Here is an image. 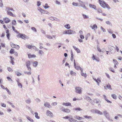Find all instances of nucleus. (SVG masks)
<instances>
[{
  "mask_svg": "<svg viewBox=\"0 0 122 122\" xmlns=\"http://www.w3.org/2000/svg\"><path fill=\"white\" fill-rule=\"evenodd\" d=\"M46 36L49 39H52V37H51V36L48 35H47Z\"/></svg>",
  "mask_w": 122,
  "mask_h": 122,
  "instance_id": "obj_53",
  "label": "nucleus"
},
{
  "mask_svg": "<svg viewBox=\"0 0 122 122\" xmlns=\"http://www.w3.org/2000/svg\"><path fill=\"white\" fill-rule=\"evenodd\" d=\"M15 52L14 49L11 48L10 51V54H14Z\"/></svg>",
  "mask_w": 122,
  "mask_h": 122,
  "instance_id": "obj_24",
  "label": "nucleus"
},
{
  "mask_svg": "<svg viewBox=\"0 0 122 122\" xmlns=\"http://www.w3.org/2000/svg\"><path fill=\"white\" fill-rule=\"evenodd\" d=\"M16 75L18 76H20L21 75V74L20 73L17 72L16 73Z\"/></svg>",
  "mask_w": 122,
  "mask_h": 122,
  "instance_id": "obj_63",
  "label": "nucleus"
},
{
  "mask_svg": "<svg viewBox=\"0 0 122 122\" xmlns=\"http://www.w3.org/2000/svg\"><path fill=\"white\" fill-rule=\"evenodd\" d=\"M7 78L9 81H12V80L11 79V78L9 77H7Z\"/></svg>",
  "mask_w": 122,
  "mask_h": 122,
  "instance_id": "obj_57",
  "label": "nucleus"
},
{
  "mask_svg": "<svg viewBox=\"0 0 122 122\" xmlns=\"http://www.w3.org/2000/svg\"><path fill=\"white\" fill-rule=\"evenodd\" d=\"M92 58L93 60H96V58H95V56H94L93 55V56L92 57Z\"/></svg>",
  "mask_w": 122,
  "mask_h": 122,
  "instance_id": "obj_61",
  "label": "nucleus"
},
{
  "mask_svg": "<svg viewBox=\"0 0 122 122\" xmlns=\"http://www.w3.org/2000/svg\"><path fill=\"white\" fill-rule=\"evenodd\" d=\"M103 114L108 119L110 120V117L108 112L106 111H104L103 112Z\"/></svg>",
  "mask_w": 122,
  "mask_h": 122,
  "instance_id": "obj_5",
  "label": "nucleus"
},
{
  "mask_svg": "<svg viewBox=\"0 0 122 122\" xmlns=\"http://www.w3.org/2000/svg\"><path fill=\"white\" fill-rule=\"evenodd\" d=\"M7 69L8 71L10 72H12L13 71L12 69L10 67H8Z\"/></svg>",
  "mask_w": 122,
  "mask_h": 122,
  "instance_id": "obj_40",
  "label": "nucleus"
},
{
  "mask_svg": "<svg viewBox=\"0 0 122 122\" xmlns=\"http://www.w3.org/2000/svg\"><path fill=\"white\" fill-rule=\"evenodd\" d=\"M80 38L82 39H83L84 38V36L83 35H81L80 36Z\"/></svg>",
  "mask_w": 122,
  "mask_h": 122,
  "instance_id": "obj_62",
  "label": "nucleus"
},
{
  "mask_svg": "<svg viewBox=\"0 0 122 122\" xmlns=\"http://www.w3.org/2000/svg\"><path fill=\"white\" fill-rule=\"evenodd\" d=\"M89 6L90 7L92 8H93L95 9H96V7L95 5H92L91 4H89Z\"/></svg>",
  "mask_w": 122,
  "mask_h": 122,
  "instance_id": "obj_26",
  "label": "nucleus"
},
{
  "mask_svg": "<svg viewBox=\"0 0 122 122\" xmlns=\"http://www.w3.org/2000/svg\"><path fill=\"white\" fill-rule=\"evenodd\" d=\"M70 118V117H68V116H66L65 117H63V118L64 119H68Z\"/></svg>",
  "mask_w": 122,
  "mask_h": 122,
  "instance_id": "obj_58",
  "label": "nucleus"
},
{
  "mask_svg": "<svg viewBox=\"0 0 122 122\" xmlns=\"http://www.w3.org/2000/svg\"><path fill=\"white\" fill-rule=\"evenodd\" d=\"M109 69V70H110V71H112V72H114V73L115 72V71L111 67V68H110Z\"/></svg>",
  "mask_w": 122,
  "mask_h": 122,
  "instance_id": "obj_52",
  "label": "nucleus"
},
{
  "mask_svg": "<svg viewBox=\"0 0 122 122\" xmlns=\"http://www.w3.org/2000/svg\"><path fill=\"white\" fill-rule=\"evenodd\" d=\"M90 34L89 33H88L86 36V40H87V38L90 36Z\"/></svg>",
  "mask_w": 122,
  "mask_h": 122,
  "instance_id": "obj_44",
  "label": "nucleus"
},
{
  "mask_svg": "<svg viewBox=\"0 0 122 122\" xmlns=\"http://www.w3.org/2000/svg\"><path fill=\"white\" fill-rule=\"evenodd\" d=\"M91 27L92 29H94V30L97 29V26L96 24L94 25L93 26H91Z\"/></svg>",
  "mask_w": 122,
  "mask_h": 122,
  "instance_id": "obj_21",
  "label": "nucleus"
},
{
  "mask_svg": "<svg viewBox=\"0 0 122 122\" xmlns=\"http://www.w3.org/2000/svg\"><path fill=\"white\" fill-rule=\"evenodd\" d=\"M5 89H6V91L8 92V94L9 95H10L11 94V93L9 91V90L7 88H5Z\"/></svg>",
  "mask_w": 122,
  "mask_h": 122,
  "instance_id": "obj_47",
  "label": "nucleus"
},
{
  "mask_svg": "<svg viewBox=\"0 0 122 122\" xmlns=\"http://www.w3.org/2000/svg\"><path fill=\"white\" fill-rule=\"evenodd\" d=\"M81 6L83 8L86 9H87L86 8V6H85V5L84 4H82L81 5Z\"/></svg>",
  "mask_w": 122,
  "mask_h": 122,
  "instance_id": "obj_49",
  "label": "nucleus"
},
{
  "mask_svg": "<svg viewBox=\"0 0 122 122\" xmlns=\"http://www.w3.org/2000/svg\"><path fill=\"white\" fill-rule=\"evenodd\" d=\"M10 57L11 59V63L12 65H14L15 64V62L14 61V58L11 56H10Z\"/></svg>",
  "mask_w": 122,
  "mask_h": 122,
  "instance_id": "obj_19",
  "label": "nucleus"
},
{
  "mask_svg": "<svg viewBox=\"0 0 122 122\" xmlns=\"http://www.w3.org/2000/svg\"><path fill=\"white\" fill-rule=\"evenodd\" d=\"M10 45L11 46L12 48H15V47L16 45L14 44L12 42H10Z\"/></svg>",
  "mask_w": 122,
  "mask_h": 122,
  "instance_id": "obj_29",
  "label": "nucleus"
},
{
  "mask_svg": "<svg viewBox=\"0 0 122 122\" xmlns=\"http://www.w3.org/2000/svg\"><path fill=\"white\" fill-rule=\"evenodd\" d=\"M1 106L2 107H6V105L4 103H1Z\"/></svg>",
  "mask_w": 122,
  "mask_h": 122,
  "instance_id": "obj_56",
  "label": "nucleus"
},
{
  "mask_svg": "<svg viewBox=\"0 0 122 122\" xmlns=\"http://www.w3.org/2000/svg\"><path fill=\"white\" fill-rule=\"evenodd\" d=\"M6 9L7 10V11H10V10L13 11H14V10H13V9L12 8H10L9 7H7L6 8Z\"/></svg>",
  "mask_w": 122,
  "mask_h": 122,
  "instance_id": "obj_36",
  "label": "nucleus"
},
{
  "mask_svg": "<svg viewBox=\"0 0 122 122\" xmlns=\"http://www.w3.org/2000/svg\"><path fill=\"white\" fill-rule=\"evenodd\" d=\"M81 75L82 76L86 77V73H84L82 72L81 73Z\"/></svg>",
  "mask_w": 122,
  "mask_h": 122,
  "instance_id": "obj_46",
  "label": "nucleus"
},
{
  "mask_svg": "<svg viewBox=\"0 0 122 122\" xmlns=\"http://www.w3.org/2000/svg\"><path fill=\"white\" fill-rule=\"evenodd\" d=\"M82 16H83V17L84 19H87L89 18L88 16H86V15H84V14H83L82 15Z\"/></svg>",
  "mask_w": 122,
  "mask_h": 122,
  "instance_id": "obj_38",
  "label": "nucleus"
},
{
  "mask_svg": "<svg viewBox=\"0 0 122 122\" xmlns=\"http://www.w3.org/2000/svg\"><path fill=\"white\" fill-rule=\"evenodd\" d=\"M60 109L61 111L64 112L65 109L63 107H61Z\"/></svg>",
  "mask_w": 122,
  "mask_h": 122,
  "instance_id": "obj_45",
  "label": "nucleus"
},
{
  "mask_svg": "<svg viewBox=\"0 0 122 122\" xmlns=\"http://www.w3.org/2000/svg\"><path fill=\"white\" fill-rule=\"evenodd\" d=\"M35 117L37 119H39L40 118V117H39L38 116V113L37 112H35Z\"/></svg>",
  "mask_w": 122,
  "mask_h": 122,
  "instance_id": "obj_28",
  "label": "nucleus"
},
{
  "mask_svg": "<svg viewBox=\"0 0 122 122\" xmlns=\"http://www.w3.org/2000/svg\"><path fill=\"white\" fill-rule=\"evenodd\" d=\"M31 70L30 71H30L29 72H25V73L26 74H28L30 75L31 74Z\"/></svg>",
  "mask_w": 122,
  "mask_h": 122,
  "instance_id": "obj_43",
  "label": "nucleus"
},
{
  "mask_svg": "<svg viewBox=\"0 0 122 122\" xmlns=\"http://www.w3.org/2000/svg\"><path fill=\"white\" fill-rule=\"evenodd\" d=\"M113 61L114 63L115 64V65L114 66V67L115 68H117L116 65L118 64V63L117 62V61L115 59H113Z\"/></svg>",
  "mask_w": 122,
  "mask_h": 122,
  "instance_id": "obj_13",
  "label": "nucleus"
},
{
  "mask_svg": "<svg viewBox=\"0 0 122 122\" xmlns=\"http://www.w3.org/2000/svg\"><path fill=\"white\" fill-rule=\"evenodd\" d=\"M14 54L15 56H18V54L17 52L15 51Z\"/></svg>",
  "mask_w": 122,
  "mask_h": 122,
  "instance_id": "obj_64",
  "label": "nucleus"
},
{
  "mask_svg": "<svg viewBox=\"0 0 122 122\" xmlns=\"http://www.w3.org/2000/svg\"><path fill=\"white\" fill-rule=\"evenodd\" d=\"M44 106L46 107H47L49 108H51V106L50 105V104L48 102H46L44 104Z\"/></svg>",
  "mask_w": 122,
  "mask_h": 122,
  "instance_id": "obj_16",
  "label": "nucleus"
},
{
  "mask_svg": "<svg viewBox=\"0 0 122 122\" xmlns=\"http://www.w3.org/2000/svg\"><path fill=\"white\" fill-rule=\"evenodd\" d=\"M38 64V62L37 61H35L33 64V65L34 66L36 67Z\"/></svg>",
  "mask_w": 122,
  "mask_h": 122,
  "instance_id": "obj_37",
  "label": "nucleus"
},
{
  "mask_svg": "<svg viewBox=\"0 0 122 122\" xmlns=\"http://www.w3.org/2000/svg\"><path fill=\"white\" fill-rule=\"evenodd\" d=\"M17 37L20 38L24 40H25L27 38V36L25 34L20 33H19L17 35Z\"/></svg>",
  "mask_w": 122,
  "mask_h": 122,
  "instance_id": "obj_3",
  "label": "nucleus"
},
{
  "mask_svg": "<svg viewBox=\"0 0 122 122\" xmlns=\"http://www.w3.org/2000/svg\"><path fill=\"white\" fill-rule=\"evenodd\" d=\"M12 24L14 25H16V21L15 20H13L12 21Z\"/></svg>",
  "mask_w": 122,
  "mask_h": 122,
  "instance_id": "obj_25",
  "label": "nucleus"
},
{
  "mask_svg": "<svg viewBox=\"0 0 122 122\" xmlns=\"http://www.w3.org/2000/svg\"><path fill=\"white\" fill-rule=\"evenodd\" d=\"M62 105H65L66 106H71V103L69 102H67L66 103H64L62 104Z\"/></svg>",
  "mask_w": 122,
  "mask_h": 122,
  "instance_id": "obj_18",
  "label": "nucleus"
},
{
  "mask_svg": "<svg viewBox=\"0 0 122 122\" xmlns=\"http://www.w3.org/2000/svg\"><path fill=\"white\" fill-rule=\"evenodd\" d=\"M33 46L31 45H26V47L29 49H30L32 48Z\"/></svg>",
  "mask_w": 122,
  "mask_h": 122,
  "instance_id": "obj_27",
  "label": "nucleus"
},
{
  "mask_svg": "<svg viewBox=\"0 0 122 122\" xmlns=\"http://www.w3.org/2000/svg\"><path fill=\"white\" fill-rule=\"evenodd\" d=\"M106 87L107 88V89H110V90H112V88L111 87V85L109 84L107 85L106 86V87L105 86H104V88L105 89H106Z\"/></svg>",
  "mask_w": 122,
  "mask_h": 122,
  "instance_id": "obj_15",
  "label": "nucleus"
},
{
  "mask_svg": "<svg viewBox=\"0 0 122 122\" xmlns=\"http://www.w3.org/2000/svg\"><path fill=\"white\" fill-rule=\"evenodd\" d=\"M46 114L48 116H49L50 117H52L53 115L52 113L48 110L47 111Z\"/></svg>",
  "mask_w": 122,
  "mask_h": 122,
  "instance_id": "obj_11",
  "label": "nucleus"
},
{
  "mask_svg": "<svg viewBox=\"0 0 122 122\" xmlns=\"http://www.w3.org/2000/svg\"><path fill=\"white\" fill-rule=\"evenodd\" d=\"M32 48H33V49L35 50V51H37L38 50V49L36 47L34 46H33Z\"/></svg>",
  "mask_w": 122,
  "mask_h": 122,
  "instance_id": "obj_48",
  "label": "nucleus"
},
{
  "mask_svg": "<svg viewBox=\"0 0 122 122\" xmlns=\"http://www.w3.org/2000/svg\"><path fill=\"white\" fill-rule=\"evenodd\" d=\"M18 85L21 88H22V84L20 83L18 81Z\"/></svg>",
  "mask_w": 122,
  "mask_h": 122,
  "instance_id": "obj_41",
  "label": "nucleus"
},
{
  "mask_svg": "<svg viewBox=\"0 0 122 122\" xmlns=\"http://www.w3.org/2000/svg\"><path fill=\"white\" fill-rule=\"evenodd\" d=\"M49 6L47 4H45V6H44V8L45 9L48 8L49 7Z\"/></svg>",
  "mask_w": 122,
  "mask_h": 122,
  "instance_id": "obj_51",
  "label": "nucleus"
},
{
  "mask_svg": "<svg viewBox=\"0 0 122 122\" xmlns=\"http://www.w3.org/2000/svg\"><path fill=\"white\" fill-rule=\"evenodd\" d=\"M6 36L8 39L9 40H10V33L9 32V30H7L6 31Z\"/></svg>",
  "mask_w": 122,
  "mask_h": 122,
  "instance_id": "obj_8",
  "label": "nucleus"
},
{
  "mask_svg": "<svg viewBox=\"0 0 122 122\" xmlns=\"http://www.w3.org/2000/svg\"><path fill=\"white\" fill-rule=\"evenodd\" d=\"M84 117L88 119H91L92 118V117L91 116H85Z\"/></svg>",
  "mask_w": 122,
  "mask_h": 122,
  "instance_id": "obj_35",
  "label": "nucleus"
},
{
  "mask_svg": "<svg viewBox=\"0 0 122 122\" xmlns=\"http://www.w3.org/2000/svg\"><path fill=\"white\" fill-rule=\"evenodd\" d=\"M75 118L77 119L78 120H81L82 119L81 117H79L78 116H76L74 117Z\"/></svg>",
  "mask_w": 122,
  "mask_h": 122,
  "instance_id": "obj_31",
  "label": "nucleus"
},
{
  "mask_svg": "<svg viewBox=\"0 0 122 122\" xmlns=\"http://www.w3.org/2000/svg\"><path fill=\"white\" fill-rule=\"evenodd\" d=\"M65 27L68 29H69L71 27L69 24H67L65 26Z\"/></svg>",
  "mask_w": 122,
  "mask_h": 122,
  "instance_id": "obj_32",
  "label": "nucleus"
},
{
  "mask_svg": "<svg viewBox=\"0 0 122 122\" xmlns=\"http://www.w3.org/2000/svg\"><path fill=\"white\" fill-rule=\"evenodd\" d=\"M70 74L72 76H75L76 75V73L73 72L72 71H71Z\"/></svg>",
  "mask_w": 122,
  "mask_h": 122,
  "instance_id": "obj_23",
  "label": "nucleus"
},
{
  "mask_svg": "<svg viewBox=\"0 0 122 122\" xmlns=\"http://www.w3.org/2000/svg\"><path fill=\"white\" fill-rule=\"evenodd\" d=\"M112 97L114 99H116L117 98V96L115 94H112Z\"/></svg>",
  "mask_w": 122,
  "mask_h": 122,
  "instance_id": "obj_33",
  "label": "nucleus"
},
{
  "mask_svg": "<svg viewBox=\"0 0 122 122\" xmlns=\"http://www.w3.org/2000/svg\"><path fill=\"white\" fill-rule=\"evenodd\" d=\"M26 118L27 119L29 120L30 122H33L34 120L32 119L31 118H30L29 117H27Z\"/></svg>",
  "mask_w": 122,
  "mask_h": 122,
  "instance_id": "obj_22",
  "label": "nucleus"
},
{
  "mask_svg": "<svg viewBox=\"0 0 122 122\" xmlns=\"http://www.w3.org/2000/svg\"><path fill=\"white\" fill-rule=\"evenodd\" d=\"M73 47L77 53H79L80 52V51L79 49L74 46H73Z\"/></svg>",
  "mask_w": 122,
  "mask_h": 122,
  "instance_id": "obj_17",
  "label": "nucleus"
},
{
  "mask_svg": "<svg viewBox=\"0 0 122 122\" xmlns=\"http://www.w3.org/2000/svg\"><path fill=\"white\" fill-rule=\"evenodd\" d=\"M31 29L34 31L35 32H37V30L34 27H32L31 28Z\"/></svg>",
  "mask_w": 122,
  "mask_h": 122,
  "instance_id": "obj_42",
  "label": "nucleus"
},
{
  "mask_svg": "<svg viewBox=\"0 0 122 122\" xmlns=\"http://www.w3.org/2000/svg\"><path fill=\"white\" fill-rule=\"evenodd\" d=\"M26 65L29 71H30L31 70V68L30 67V65L31 63L30 61H27L26 63Z\"/></svg>",
  "mask_w": 122,
  "mask_h": 122,
  "instance_id": "obj_6",
  "label": "nucleus"
},
{
  "mask_svg": "<svg viewBox=\"0 0 122 122\" xmlns=\"http://www.w3.org/2000/svg\"><path fill=\"white\" fill-rule=\"evenodd\" d=\"M72 4L74 6H77L78 5V4L77 3H76L74 2L72 3Z\"/></svg>",
  "mask_w": 122,
  "mask_h": 122,
  "instance_id": "obj_50",
  "label": "nucleus"
},
{
  "mask_svg": "<svg viewBox=\"0 0 122 122\" xmlns=\"http://www.w3.org/2000/svg\"><path fill=\"white\" fill-rule=\"evenodd\" d=\"M3 20L6 23H8L10 21V20L9 18L5 17L3 19Z\"/></svg>",
  "mask_w": 122,
  "mask_h": 122,
  "instance_id": "obj_9",
  "label": "nucleus"
},
{
  "mask_svg": "<svg viewBox=\"0 0 122 122\" xmlns=\"http://www.w3.org/2000/svg\"><path fill=\"white\" fill-rule=\"evenodd\" d=\"M28 57L29 58H35L36 57V56L35 55H31L30 54H27Z\"/></svg>",
  "mask_w": 122,
  "mask_h": 122,
  "instance_id": "obj_12",
  "label": "nucleus"
},
{
  "mask_svg": "<svg viewBox=\"0 0 122 122\" xmlns=\"http://www.w3.org/2000/svg\"><path fill=\"white\" fill-rule=\"evenodd\" d=\"M75 33V31L72 30H66L64 31L63 34H74Z\"/></svg>",
  "mask_w": 122,
  "mask_h": 122,
  "instance_id": "obj_2",
  "label": "nucleus"
},
{
  "mask_svg": "<svg viewBox=\"0 0 122 122\" xmlns=\"http://www.w3.org/2000/svg\"><path fill=\"white\" fill-rule=\"evenodd\" d=\"M95 113H97L98 114H99V111L98 110H97L95 109Z\"/></svg>",
  "mask_w": 122,
  "mask_h": 122,
  "instance_id": "obj_60",
  "label": "nucleus"
},
{
  "mask_svg": "<svg viewBox=\"0 0 122 122\" xmlns=\"http://www.w3.org/2000/svg\"><path fill=\"white\" fill-rule=\"evenodd\" d=\"M75 68L76 69L78 70H79V69L80 68V67L79 66H76L75 67Z\"/></svg>",
  "mask_w": 122,
  "mask_h": 122,
  "instance_id": "obj_59",
  "label": "nucleus"
},
{
  "mask_svg": "<svg viewBox=\"0 0 122 122\" xmlns=\"http://www.w3.org/2000/svg\"><path fill=\"white\" fill-rule=\"evenodd\" d=\"M69 121L70 122H78L77 120H75L72 118H69Z\"/></svg>",
  "mask_w": 122,
  "mask_h": 122,
  "instance_id": "obj_14",
  "label": "nucleus"
},
{
  "mask_svg": "<svg viewBox=\"0 0 122 122\" xmlns=\"http://www.w3.org/2000/svg\"><path fill=\"white\" fill-rule=\"evenodd\" d=\"M20 48V46L19 45H16L14 48H15L18 50Z\"/></svg>",
  "mask_w": 122,
  "mask_h": 122,
  "instance_id": "obj_39",
  "label": "nucleus"
},
{
  "mask_svg": "<svg viewBox=\"0 0 122 122\" xmlns=\"http://www.w3.org/2000/svg\"><path fill=\"white\" fill-rule=\"evenodd\" d=\"M73 110L76 111L77 112L79 111H82V110L80 107L76 108L73 109Z\"/></svg>",
  "mask_w": 122,
  "mask_h": 122,
  "instance_id": "obj_20",
  "label": "nucleus"
},
{
  "mask_svg": "<svg viewBox=\"0 0 122 122\" xmlns=\"http://www.w3.org/2000/svg\"><path fill=\"white\" fill-rule=\"evenodd\" d=\"M12 28L13 30L16 33H19L18 31L15 29V28L13 26H12Z\"/></svg>",
  "mask_w": 122,
  "mask_h": 122,
  "instance_id": "obj_34",
  "label": "nucleus"
},
{
  "mask_svg": "<svg viewBox=\"0 0 122 122\" xmlns=\"http://www.w3.org/2000/svg\"><path fill=\"white\" fill-rule=\"evenodd\" d=\"M7 14L11 16L15 17V15H14L10 11H7Z\"/></svg>",
  "mask_w": 122,
  "mask_h": 122,
  "instance_id": "obj_10",
  "label": "nucleus"
},
{
  "mask_svg": "<svg viewBox=\"0 0 122 122\" xmlns=\"http://www.w3.org/2000/svg\"><path fill=\"white\" fill-rule=\"evenodd\" d=\"M41 5V3L40 1L37 2V5L38 6H40Z\"/></svg>",
  "mask_w": 122,
  "mask_h": 122,
  "instance_id": "obj_54",
  "label": "nucleus"
},
{
  "mask_svg": "<svg viewBox=\"0 0 122 122\" xmlns=\"http://www.w3.org/2000/svg\"><path fill=\"white\" fill-rule=\"evenodd\" d=\"M100 4L102 7L104 8H106L108 9H110V8L108 5L105 3L104 1L100 0Z\"/></svg>",
  "mask_w": 122,
  "mask_h": 122,
  "instance_id": "obj_1",
  "label": "nucleus"
},
{
  "mask_svg": "<svg viewBox=\"0 0 122 122\" xmlns=\"http://www.w3.org/2000/svg\"><path fill=\"white\" fill-rule=\"evenodd\" d=\"M76 92L78 93L81 94L82 92V88L79 87H75Z\"/></svg>",
  "mask_w": 122,
  "mask_h": 122,
  "instance_id": "obj_4",
  "label": "nucleus"
},
{
  "mask_svg": "<svg viewBox=\"0 0 122 122\" xmlns=\"http://www.w3.org/2000/svg\"><path fill=\"white\" fill-rule=\"evenodd\" d=\"M70 110L69 109H65V111H64V112L66 113H69L70 112Z\"/></svg>",
  "mask_w": 122,
  "mask_h": 122,
  "instance_id": "obj_30",
  "label": "nucleus"
},
{
  "mask_svg": "<svg viewBox=\"0 0 122 122\" xmlns=\"http://www.w3.org/2000/svg\"><path fill=\"white\" fill-rule=\"evenodd\" d=\"M39 53L41 55H42L43 54V52L42 51L40 50L39 51Z\"/></svg>",
  "mask_w": 122,
  "mask_h": 122,
  "instance_id": "obj_55",
  "label": "nucleus"
},
{
  "mask_svg": "<svg viewBox=\"0 0 122 122\" xmlns=\"http://www.w3.org/2000/svg\"><path fill=\"white\" fill-rule=\"evenodd\" d=\"M40 11L41 12V14H49V13L47 11L43 10L41 9L40 10Z\"/></svg>",
  "mask_w": 122,
  "mask_h": 122,
  "instance_id": "obj_7",
  "label": "nucleus"
}]
</instances>
